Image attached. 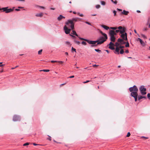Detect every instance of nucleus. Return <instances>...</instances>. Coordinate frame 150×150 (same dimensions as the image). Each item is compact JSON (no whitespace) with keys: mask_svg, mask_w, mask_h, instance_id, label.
Instances as JSON below:
<instances>
[{"mask_svg":"<svg viewBox=\"0 0 150 150\" xmlns=\"http://www.w3.org/2000/svg\"><path fill=\"white\" fill-rule=\"evenodd\" d=\"M137 40L139 41L141 44L143 46H144L145 45V44L144 42L142 40L139 38H138L137 39Z\"/></svg>","mask_w":150,"mask_h":150,"instance_id":"nucleus-16","label":"nucleus"},{"mask_svg":"<svg viewBox=\"0 0 150 150\" xmlns=\"http://www.w3.org/2000/svg\"><path fill=\"white\" fill-rule=\"evenodd\" d=\"M79 16L81 17H83V14L81 13L79 14Z\"/></svg>","mask_w":150,"mask_h":150,"instance_id":"nucleus-58","label":"nucleus"},{"mask_svg":"<svg viewBox=\"0 0 150 150\" xmlns=\"http://www.w3.org/2000/svg\"><path fill=\"white\" fill-rule=\"evenodd\" d=\"M124 52V50L123 49H121L120 51V54H123Z\"/></svg>","mask_w":150,"mask_h":150,"instance_id":"nucleus-31","label":"nucleus"},{"mask_svg":"<svg viewBox=\"0 0 150 150\" xmlns=\"http://www.w3.org/2000/svg\"><path fill=\"white\" fill-rule=\"evenodd\" d=\"M51 62L52 63H54V62H57V61H54V60H52L51 61Z\"/></svg>","mask_w":150,"mask_h":150,"instance_id":"nucleus-49","label":"nucleus"},{"mask_svg":"<svg viewBox=\"0 0 150 150\" xmlns=\"http://www.w3.org/2000/svg\"><path fill=\"white\" fill-rule=\"evenodd\" d=\"M115 31L117 33H118L119 32H120V30H119L118 29V30H116Z\"/></svg>","mask_w":150,"mask_h":150,"instance_id":"nucleus-51","label":"nucleus"},{"mask_svg":"<svg viewBox=\"0 0 150 150\" xmlns=\"http://www.w3.org/2000/svg\"><path fill=\"white\" fill-rule=\"evenodd\" d=\"M64 62L62 61H57V62H59L60 63H62Z\"/></svg>","mask_w":150,"mask_h":150,"instance_id":"nucleus-54","label":"nucleus"},{"mask_svg":"<svg viewBox=\"0 0 150 150\" xmlns=\"http://www.w3.org/2000/svg\"><path fill=\"white\" fill-rule=\"evenodd\" d=\"M113 12L114 14V16H115L116 14L117 11L115 10H114L113 11Z\"/></svg>","mask_w":150,"mask_h":150,"instance_id":"nucleus-40","label":"nucleus"},{"mask_svg":"<svg viewBox=\"0 0 150 150\" xmlns=\"http://www.w3.org/2000/svg\"><path fill=\"white\" fill-rule=\"evenodd\" d=\"M15 10L16 11H20V9H19L16 8L15 9Z\"/></svg>","mask_w":150,"mask_h":150,"instance_id":"nucleus-59","label":"nucleus"},{"mask_svg":"<svg viewBox=\"0 0 150 150\" xmlns=\"http://www.w3.org/2000/svg\"><path fill=\"white\" fill-rule=\"evenodd\" d=\"M124 40H123V42H122L121 43V44H124L126 43V42H125L124 41Z\"/></svg>","mask_w":150,"mask_h":150,"instance_id":"nucleus-50","label":"nucleus"},{"mask_svg":"<svg viewBox=\"0 0 150 150\" xmlns=\"http://www.w3.org/2000/svg\"><path fill=\"white\" fill-rule=\"evenodd\" d=\"M81 43L84 45H86L87 44L84 41H82L81 42Z\"/></svg>","mask_w":150,"mask_h":150,"instance_id":"nucleus-30","label":"nucleus"},{"mask_svg":"<svg viewBox=\"0 0 150 150\" xmlns=\"http://www.w3.org/2000/svg\"><path fill=\"white\" fill-rule=\"evenodd\" d=\"M107 40L104 36H100L99 38L97 40L93 41L95 42L94 43H93L92 45L91 46V47H93L95 46H96L97 45L101 44L105 41Z\"/></svg>","mask_w":150,"mask_h":150,"instance_id":"nucleus-2","label":"nucleus"},{"mask_svg":"<svg viewBox=\"0 0 150 150\" xmlns=\"http://www.w3.org/2000/svg\"><path fill=\"white\" fill-rule=\"evenodd\" d=\"M119 47V48H120V49H121L122 48H124V46H123L120 45Z\"/></svg>","mask_w":150,"mask_h":150,"instance_id":"nucleus-47","label":"nucleus"},{"mask_svg":"<svg viewBox=\"0 0 150 150\" xmlns=\"http://www.w3.org/2000/svg\"><path fill=\"white\" fill-rule=\"evenodd\" d=\"M138 100H141L143 98H144L145 99H146V97L145 96H141V95H138Z\"/></svg>","mask_w":150,"mask_h":150,"instance_id":"nucleus-17","label":"nucleus"},{"mask_svg":"<svg viewBox=\"0 0 150 150\" xmlns=\"http://www.w3.org/2000/svg\"><path fill=\"white\" fill-rule=\"evenodd\" d=\"M71 34L73 35H76V36H78V35L75 30H73L72 32L71 33Z\"/></svg>","mask_w":150,"mask_h":150,"instance_id":"nucleus-22","label":"nucleus"},{"mask_svg":"<svg viewBox=\"0 0 150 150\" xmlns=\"http://www.w3.org/2000/svg\"><path fill=\"white\" fill-rule=\"evenodd\" d=\"M110 40L112 42H115L116 38L114 36H110Z\"/></svg>","mask_w":150,"mask_h":150,"instance_id":"nucleus-15","label":"nucleus"},{"mask_svg":"<svg viewBox=\"0 0 150 150\" xmlns=\"http://www.w3.org/2000/svg\"><path fill=\"white\" fill-rule=\"evenodd\" d=\"M80 19V18L76 17L75 18H72L71 20H68L65 23V24L67 25V26L68 27H70L71 29L73 30L74 28V22L78 21V19Z\"/></svg>","mask_w":150,"mask_h":150,"instance_id":"nucleus-1","label":"nucleus"},{"mask_svg":"<svg viewBox=\"0 0 150 150\" xmlns=\"http://www.w3.org/2000/svg\"><path fill=\"white\" fill-rule=\"evenodd\" d=\"M141 35L142 37H143V38H144V39L147 38L146 37L145 35H144L143 34H141Z\"/></svg>","mask_w":150,"mask_h":150,"instance_id":"nucleus-29","label":"nucleus"},{"mask_svg":"<svg viewBox=\"0 0 150 150\" xmlns=\"http://www.w3.org/2000/svg\"><path fill=\"white\" fill-rule=\"evenodd\" d=\"M33 145H34V146H36L37 145H38V144H35V143H33Z\"/></svg>","mask_w":150,"mask_h":150,"instance_id":"nucleus-61","label":"nucleus"},{"mask_svg":"<svg viewBox=\"0 0 150 150\" xmlns=\"http://www.w3.org/2000/svg\"><path fill=\"white\" fill-rule=\"evenodd\" d=\"M79 38L81 40H83L85 41H86L89 44L92 45L93 43H95V42L93 41L92 40H90L88 39H84L82 38H81L80 37H79Z\"/></svg>","mask_w":150,"mask_h":150,"instance_id":"nucleus-6","label":"nucleus"},{"mask_svg":"<svg viewBox=\"0 0 150 150\" xmlns=\"http://www.w3.org/2000/svg\"><path fill=\"white\" fill-rule=\"evenodd\" d=\"M126 45H125V47H129V43L127 41V42H126Z\"/></svg>","mask_w":150,"mask_h":150,"instance_id":"nucleus-27","label":"nucleus"},{"mask_svg":"<svg viewBox=\"0 0 150 150\" xmlns=\"http://www.w3.org/2000/svg\"><path fill=\"white\" fill-rule=\"evenodd\" d=\"M99 32L106 39H107L108 37L106 34L103 33L100 30L98 29Z\"/></svg>","mask_w":150,"mask_h":150,"instance_id":"nucleus-12","label":"nucleus"},{"mask_svg":"<svg viewBox=\"0 0 150 150\" xmlns=\"http://www.w3.org/2000/svg\"><path fill=\"white\" fill-rule=\"evenodd\" d=\"M148 30V28H144L143 29V31H146Z\"/></svg>","mask_w":150,"mask_h":150,"instance_id":"nucleus-42","label":"nucleus"},{"mask_svg":"<svg viewBox=\"0 0 150 150\" xmlns=\"http://www.w3.org/2000/svg\"><path fill=\"white\" fill-rule=\"evenodd\" d=\"M74 77V76H70L68 77V78H73Z\"/></svg>","mask_w":150,"mask_h":150,"instance_id":"nucleus-55","label":"nucleus"},{"mask_svg":"<svg viewBox=\"0 0 150 150\" xmlns=\"http://www.w3.org/2000/svg\"><path fill=\"white\" fill-rule=\"evenodd\" d=\"M29 144V143H26L25 144H24L23 145V146H26L28 145Z\"/></svg>","mask_w":150,"mask_h":150,"instance_id":"nucleus-41","label":"nucleus"},{"mask_svg":"<svg viewBox=\"0 0 150 150\" xmlns=\"http://www.w3.org/2000/svg\"><path fill=\"white\" fill-rule=\"evenodd\" d=\"M72 37L73 38H76V37L74 35H72Z\"/></svg>","mask_w":150,"mask_h":150,"instance_id":"nucleus-64","label":"nucleus"},{"mask_svg":"<svg viewBox=\"0 0 150 150\" xmlns=\"http://www.w3.org/2000/svg\"><path fill=\"white\" fill-rule=\"evenodd\" d=\"M129 12L128 11H126L125 10H123V11L122 12V13L125 15H127Z\"/></svg>","mask_w":150,"mask_h":150,"instance_id":"nucleus-20","label":"nucleus"},{"mask_svg":"<svg viewBox=\"0 0 150 150\" xmlns=\"http://www.w3.org/2000/svg\"><path fill=\"white\" fill-rule=\"evenodd\" d=\"M39 7L40 8H42V9H45L44 7L42 6H39Z\"/></svg>","mask_w":150,"mask_h":150,"instance_id":"nucleus-52","label":"nucleus"},{"mask_svg":"<svg viewBox=\"0 0 150 150\" xmlns=\"http://www.w3.org/2000/svg\"><path fill=\"white\" fill-rule=\"evenodd\" d=\"M101 26L104 29L107 30H108V29L110 28L109 27H108L104 25H101Z\"/></svg>","mask_w":150,"mask_h":150,"instance_id":"nucleus-19","label":"nucleus"},{"mask_svg":"<svg viewBox=\"0 0 150 150\" xmlns=\"http://www.w3.org/2000/svg\"><path fill=\"white\" fill-rule=\"evenodd\" d=\"M74 42L75 43H76L78 45H79V44H80V42L79 41H77L75 40H74Z\"/></svg>","mask_w":150,"mask_h":150,"instance_id":"nucleus-24","label":"nucleus"},{"mask_svg":"<svg viewBox=\"0 0 150 150\" xmlns=\"http://www.w3.org/2000/svg\"><path fill=\"white\" fill-rule=\"evenodd\" d=\"M147 97L148 98V99L150 100V93H148L147 94Z\"/></svg>","mask_w":150,"mask_h":150,"instance_id":"nucleus-39","label":"nucleus"},{"mask_svg":"<svg viewBox=\"0 0 150 150\" xmlns=\"http://www.w3.org/2000/svg\"><path fill=\"white\" fill-rule=\"evenodd\" d=\"M129 90L131 92L130 96H132L134 93L135 95L138 94L137 92L138 89L136 85H134L133 86L130 87L129 88Z\"/></svg>","mask_w":150,"mask_h":150,"instance_id":"nucleus-3","label":"nucleus"},{"mask_svg":"<svg viewBox=\"0 0 150 150\" xmlns=\"http://www.w3.org/2000/svg\"><path fill=\"white\" fill-rule=\"evenodd\" d=\"M123 40H124L123 39L119 38L117 40V41L118 42H120V44H121L122 42H123Z\"/></svg>","mask_w":150,"mask_h":150,"instance_id":"nucleus-23","label":"nucleus"},{"mask_svg":"<svg viewBox=\"0 0 150 150\" xmlns=\"http://www.w3.org/2000/svg\"><path fill=\"white\" fill-rule=\"evenodd\" d=\"M20 118L19 116L15 115L13 118V120L14 121H16L20 120Z\"/></svg>","mask_w":150,"mask_h":150,"instance_id":"nucleus-9","label":"nucleus"},{"mask_svg":"<svg viewBox=\"0 0 150 150\" xmlns=\"http://www.w3.org/2000/svg\"><path fill=\"white\" fill-rule=\"evenodd\" d=\"M117 10L118 11H122V10L121 9H119V8H117Z\"/></svg>","mask_w":150,"mask_h":150,"instance_id":"nucleus-57","label":"nucleus"},{"mask_svg":"<svg viewBox=\"0 0 150 150\" xmlns=\"http://www.w3.org/2000/svg\"><path fill=\"white\" fill-rule=\"evenodd\" d=\"M120 44L118 42H116L115 43V45L116 46V47H118L119 45H120Z\"/></svg>","mask_w":150,"mask_h":150,"instance_id":"nucleus-36","label":"nucleus"},{"mask_svg":"<svg viewBox=\"0 0 150 150\" xmlns=\"http://www.w3.org/2000/svg\"><path fill=\"white\" fill-rule=\"evenodd\" d=\"M123 28V27H122L121 26H119L117 28V29H118V30H120V29H122Z\"/></svg>","mask_w":150,"mask_h":150,"instance_id":"nucleus-38","label":"nucleus"},{"mask_svg":"<svg viewBox=\"0 0 150 150\" xmlns=\"http://www.w3.org/2000/svg\"><path fill=\"white\" fill-rule=\"evenodd\" d=\"M85 23L87 24H88L90 25H91V24L88 22L86 21L85 22Z\"/></svg>","mask_w":150,"mask_h":150,"instance_id":"nucleus-44","label":"nucleus"},{"mask_svg":"<svg viewBox=\"0 0 150 150\" xmlns=\"http://www.w3.org/2000/svg\"><path fill=\"white\" fill-rule=\"evenodd\" d=\"M64 29L65 31V33L66 34L69 33L71 30V29H68L66 25H65L64 28Z\"/></svg>","mask_w":150,"mask_h":150,"instance_id":"nucleus-8","label":"nucleus"},{"mask_svg":"<svg viewBox=\"0 0 150 150\" xmlns=\"http://www.w3.org/2000/svg\"><path fill=\"white\" fill-rule=\"evenodd\" d=\"M120 50V48L119 47H116L115 51H114V53L115 54H119V50Z\"/></svg>","mask_w":150,"mask_h":150,"instance_id":"nucleus-13","label":"nucleus"},{"mask_svg":"<svg viewBox=\"0 0 150 150\" xmlns=\"http://www.w3.org/2000/svg\"><path fill=\"white\" fill-rule=\"evenodd\" d=\"M42 49H41L39 51H38V54H41V52H42Z\"/></svg>","mask_w":150,"mask_h":150,"instance_id":"nucleus-35","label":"nucleus"},{"mask_svg":"<svg viewBox=\"0 0 150 150\" xmlns=\"http://www.w3.org/2000/svg\"><path fill=\"white\" fill-rule=\"evenodd\" d=\"M48 136L49 137L47 139L50 140V141H51V137H50V136L48 135Z\"/></svg>","mask_w":150,"mask_h":150,"instance_id":"nucleus-45","label":"nucleus"},{"mask_svg":"<svg viewBox=\"0 0 150 150\" xmlns=\"http://www.w3.org/2000/svg\"><path fill=\"white\" fill-rule=\"evenodd\" d=\"M116 35V33L113 30H110L109 33V35L110 36H114Z\"/></svg>","mask_w":150,"mask_h":150,"instance_id":"nucleus-10","label":"nucleus"},{"mask_svg":"<svg viewBox=\"0 0 150 150\" xmlns=\"http://www.w3.org/2000/svg\"><path fill=\"white\" fill-rule=\"evenodd\" d=\"M49 71H50V70H48V69H44V70H40V71H43L44 72H48Z\"/></svg>","mask_w":150,"mask_h":150,"instance_id":"nucleus-33","label":"nucleus"},{"mask_svg":"<svg viewBox=\"0 0 150 150\" xmlns=\"http://www.w3.org/2000/svg\"><path fill=\"white\" fill-rule=\"evenodd\" d=\"M100 6L99 5H96V8L97 9L100 8Z\"/></svg>","mask_w":150,"mask_h":150,"instance_id":"nucleus-37","label":"nucleus"},{"mask_svg":"<svg viewBox=\"0 0 150 150\" xmlns=\"http://www.w3.org/2000/svg\"><path fill=\"white\" fill-rule=\"evenodd\" d=\"M100 3H101V5H102L103 6L105 5V2L104 1H101Z\"/></svg>","mask_w":150,"mask_h":150,"instance_id":"nucleus-28","label":"nucleus"},{"mask_svg":"<svg viewBox=\"0 0 150 150\" xmlns=\"http://www.w3.org/2000/svg\"><path fill=\"white\" fill-rule=\"evenodd\" d=\"M43 14L42 13H37L36 14L35 16L37 17H41L43 16Z\"/></svg>","mask_w":150,"mask_h":150,"instance_id":"nucleus-21","label":"nucleus"},{"mask_svg":"<svg viewBox=\"0 0 150 150\" xmlns=\"http://www.w3.org/2000/svg\"><path fill=\"white\" fill-rule=\"evenodd\" d=\"M95 50L98 52L99 53H100L101 52V51L98 49H95Z\"/></svg>","mask_w":150,"mask_h":150,"instance_id":"nucleus-25","label":"nucleus"},{"mask_svg":"<svg viewBox=\"0 0 150 150\" xmlns=\"http://www.w3.org/2000/svg\"><path fill=\"white\" fill-rule=\"evenodd\" d=\"M139 90L141 94L142 95H144L146 94V89L145 88L144 86H141L139 88Z\"/></svg>","mask_w":150,"mask_h":150,"instance_id":"nucleus-4","label":"nucleus"},{"mask_svg":"<svg viewBox=\"0 0 150 150\" xmlns=\"http://www.w3.org/2000/svg\"><path fill=\"white\" fill-rule=\"evenodd\" d=\"M113 3L114 4H116L117 3V1H114V2H113Z\"/></svg>","mask_w":150,"mask_h":150,"instance_id":"nucleus-53","label":"nucleus"},{"mask_svg":"<svg viewBox=\"0 0 150 150\" xmlns=\"http://www.w3.org/2000/svg\"><path fill=\"white\" fill-rule=\"evenodd\" d=\"M110 29H111L113 30H115L117 29V28L115 27H111L110 28Z\"/></svg>","mask_w":150,"mask_h":150,"instance_id":"nucleus-32","label":"nucleus"},{"mask_svg":"<svg viewBox=\"0 0 150 150\" xmlns=\"http://www.w3.org/2000/svg\"><path fill=\"white\" fill-rule=\"evenodd\" d=\"M109 46H114V44L112 42V41H111V42H110V43L109 44Z\"/></svg>","mask_w":150,"mask_h":150,"instance_id":"nucleus-34","label":"nucleus"},{"mask_svg":"<svg viewBox=\"0 0 150 150\" xmlns=\"http://www.w3.org/2000/svg\"><path fill=\"white\" fill-rule=\"evenodd\" d=\"M142 138H145L146 139H148V137H144V136H142Z\"/></svg>","mask_w":150,"mask_h":150,"instance_id":"nucleus-62","label":"nucleus"},{"mask_svg":"<svg viewBox=\"0 0 150 150\" xmlns=\"http://www.w3.org/2000/svg\"><path fill=\"white\" fill-rule=\"evenodd\" d=\"M71 50L73 51H74L75 52H76V49L74 48H73V47H72L71 48Z\"/></svg>","mask_w":150,"mask_h":150,"instance_id":"nucleus-46","label":"nucleus"},{"mask_svg":"<svg viewBox=\"0 0 150 150\" xmlns=\"http://www.w3.org/2000/svg\"><path fill=\"white\" fill-rule=\"evenodd\" d=\"M131 96L133 97L134 99V100L135 102L137 101V98H138V94H134L132 95V96Z\"/></svg>","mask_w":150,"mask_h":150,"instance_id":"nucleus-11","label":"nucleus"},{"mask_svg":"<svg viewBox=\"0 0 150 150\" xmlns=\"http://www.w3.org/2000/svg\"><path fill=\"white\" fill-rule=\"evenodd\" d=\"M125 52L126 53H129V51L128 50H126L125 51Z\"/></svg>","mask_w":150,"mask_h":150,"instance_id":"nucleus-56","label":"nucleus"},{"mask_svg":"<svg viewBox=\"0 0 150 150\" xmlns=\"http://www.w3.org/2000/svg\"><path fill=\"white\" fill-rule=\"evenodd\" d=\"M126 30V28L125 27H123V28L122 29L120 30V33L121 34L124 33L125 31Z\"/></svg>","mask_w":150,"mask_h":150,"instance_id":"nucleus-14","label":"nucleus"},{"mask_svg":"<svg viewBox=\"0 0 150 150\" xmlns=\"http://www.w3.org/2000/svg\"><path fill=\"white\" fill-rule=\"evenodd\" d=\"M130 135V133L129 132H128L126 136L127 137H129Z\"/></svg>","mask_w":150,"mask_h":150,"instance_id":"nucleus-43","label":"nucleus"},{"mask_svg":"<svg viewBox=\"0 0 150 150\" xmlns=\"http://www.w3.org/2000/svg\"><path fill=\"white\" fill-rule=\"evenodd\" d=\"M65 17L62 16V15H60L59 16L58 18H57V20L59 21H60L63 18H65Z\"/></svg>","mask_w":150,"mask_h":150,"instance_id":"nucleus-18","label":"nucleus"},{"mask_svg":"<svg viewBox=\"0 0 150 150\" xmlns=\"http://www.w3.org/2000/svg\"><path fill=\"white\" fill-rule=\"evenodd\" d=\"M90 81H89V80H87V81H84V82H83V83H88V82H90Z\"/></svg>","mask_w":150,"mask_h":150,"instance_id":"nucleus-48","label":"nucleus"},{"mask_svg":"<svg viewBox=\"0 0 150 150\" xmlns=\"http://www.w3.org/2000/svg\"><path fill=\"white\" fill-rule=\"evenodd\" d=\"M18 8H23V7H20V6H19V7H18Z\"/></svg>","mask_w":150,"mask_h":150,"instance_id":"nucleus-63","label":"nucleus"},{"mask_svg":"<svg viewBox=\"0 0 150 150\" xmlns=\"http://www.w3.org/2000/svg\"><path fill=\"white\" fill-rule=\"evenodd\" d=\"M66 43L68 45H69L70 44V43L69 42L67 41L66 42Z\"/></svg>","mask_w":150,"mask_h":150,"instance_id":"nucleus-60","label":"nucleus"},{"mask_svg":"<svg viewBox=\"0 0 150 150\" xmlns=\"http://www.w3.org/2000/svg\"><path fill=\"white\" fill-rule=\"evenodd\" d=\"M109 48L111 50H114L115 49V48L113 47V46H109Z\"/></svg>","mask_w":150,"mask_h":150,"instance_id":"nucleus-26","label":"nucleus"},{"mask_svg":"<svg viewBox=\"0 0 150 150\" xmlns=\"http://www.w3.org/2000/svg\"><path fill=\"white\" fill-rule=\"evenodd\" d=\"M8 7L3 8L2 10H3V11L5 12L6 13H8L12 11L13 10V9L14 8L13 7V9H8Z\"/></svg>","mask_w":150,"mask_h":150,"instance_id":"nucleus-5","label":"nucleus"},{"mask_svg":"<svg viewBox=\"0 0 150 150\" xmlns=\"http://www.w3.org/2000/svg\"><path fill=\"white\" fill-rule=\"evenodd\" d=\"M120 36L125 41L127 40V34L126 33H125L121 34Z\"/></svg>","mask_w":150,"mask_h":150,"instance_id":"nucleus-7","label":"nucleus"}]
</instances>
